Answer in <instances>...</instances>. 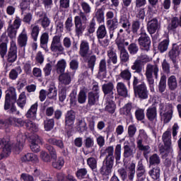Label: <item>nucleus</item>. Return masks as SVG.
I'll return each mask as SVG.
<instances>
[{
	"mask_svg": "<svg viewBox=\"0 0 181 181\" xmlns=\"http://www.w3.org/2000/svg\"><path fill=\"white\" fill-rule=\"evenodd\" d=\"M95 18H96V20L99 23H103V22H104L105 17H104V10L103 9V8H98L96 10Z\"/></svg>",
	"mask_w": 181,
	"mask_h": 181,
	"instance_id": "de8ad7c7",
	"label": "nucleus"
},
{
	"mask_svg": "<svg viewBox=\"0 0 181 181\" xmlns=\"http://www.w3.org/2000/svg\"><path fill=\"white\" fill-rule=\"evenodd\" d=\"M135 117L137 121H144L145 119V110L137 109L135 112Z\"/></svg>",
	"mask_w": 181,
	"mask_h": 181,
	"instance_id": "13d9d810",
	"label": "nucleus"
},
{
	"mask_svg": "<svg viewBox=\"0 0 181 181\" xmlns=\"http://www.w3.org/2000/svg\"><path fill=\"white\" fill-rule=\"evenodd\" d=\"M37 23H41L42 28L46 29V28H49V25H50V19H49L47 16H45L42 18L37 21Z\"/></svg>",
	"mask_w": 181,
	"mask_h": 181,
	"instance_id": "69168bd1",
	"label": "nucleus"
},
{
	"mask_svg": "<svg viewBox=\"0 0 181 181\" xmlns=\"http://www.w3.org/2000/svg\"><path fill=\"white\" fill-rule=\"evenodd\" d=\"M54 127V119H49L44 121V128L45 131H52Z\"/></svg>",
	"mask_w": 181,
	"mask_h": 181,
	"instance_id": "6e6d98bb",
	"label": "nucleus"
},
{
	"mask_svg": "<svg viewBox=\"0 0 181 181\" xmlns=\"http://www.w3.org/2000/svg\"><path fill=\"white\" fill-rule=\"evenodd\" d=\"M160 117L163 121L164 124H169L173 117V105L172 104H167L163 106L162 103L160 104Z\"/></svg>",
	"mask_w": 181,
	"mask_h": 181,
	"instance_id": "39448f33",
	"label": "nucleus"
},
{
	"mask_svg": "<svg viewBox=\"0 0 181 181\" xmlns=\"http://www.w3.org/2000/svg\"><path fill=\"white\" fill-rule=\"evenodd\" d=\"M132 110V103H127L123 107L120 108L119 112L121 115L131 117V110Z\"/></svg>",
	"mask_w": 181,
	"mask_h": 181,
	"instance_id": "72a5a7b5",
	"label": "nucleus"
},
{
	"mask_svg": "<svg viewBox=\"0 0 181 181\" xmlns=\"http://www.w3.org/2000/svg\"><path fill=\"white\" fill-rule=\"evenodd\" d=\"M36 112H37V103L33 105L29 110L26 113L27 118H31L32 119H36Z\"/></svg>",
	"mask_w": 181,
	"mask_h": 181,
	"instance_id": "7c9ffc66",
	"label": "nucleus"
},
{
	"mask_svg": "<svg viewBox=\"0 0 181 181\" xmlns=\"http://www.w3.org/2000/svg\"><path fill=\"white\" fill-rule=\"evenodd\" d=\"M17 43L20 47H26L28 45V33L26 29L23 28L17 38Z\"/></svg>",
	"mask_w": 181,
	"mask_h": 181,
	"instance_id": "a211bd4d",
	"label": "nucleus"
},
{
	"mask_svg": "<svg viewBox=\"0 0 181 181\" xmlns=\"http://www.w3.org/2000/svg\"><path fill=\"white\" fill-rule=\"evenodd\" d=\"M50 50L52 53L56 54H64V47L62 44V35H55L52 37V40L50 45Z\"/></svg>",
	"mask_w": 181,
	"mask_h": 181,
	"instance_id": "423d86ee",
	"label": "nucleus"
},
{
	"mask_svg": "<svg viewBox=\"0 0 181 181\" xmlns=\"http://www.w3.org/2000/svg\"><path fill=\"white\" fill-rule=\"evenodd\" d=\"M137 148L139 151L143 152V155L146 159H148V155L151 153V146L148 145H144V140L142 139H139L136 141Z\"/></svg>",
	"mask_w": 181,
	"mask_h": 181,
	"instance_id": "dca6fc26",
	"label": "nucleus"
},
{
	"mask_svg": "<svg viewBox=\"0 0 181 181\" xmlns=\"http://www.w3.org/2000/svg\"><path fill=\"white\" fill-rule=\"evenodd\" d=\"M117 110V105L112 100H107L105 107V111L109 112V114H114Z\"/></svg>",
	"mask_w": 181,
	"mask_h": 181,
	"instance_id": "c756f323",
	"label": "nucleus"
},
{
	"mask_svg": "<svg viewBox=\"0 0 181 181\" xmlns=\"http://www.w3.org/2000/svg\"><path fill=\"white\" fill-rule=\"evenodd\" d=\"M40 32V28L37 25H31V37L33 39L34 42L37 41V37L39 36V33Z\"/></svg>",
	"mask_w": 181,
	"mask_h": 181,
	"instance_id": "4c0bfd02",
	"label": "nucleus"
},
{
	"mask_svg": "<svg viewBox=\"0 0 181 181\" xmlns=\"http://www.w3.org/2000/svg\"><path fill=\"white\" fill-rule=\"evenodd\" d=\"M59 74V80L61 84L68 86V84L71 83V75H70V72H66Z\"/></svg>",
	"mask_w": 181,
	"mask_h": 181,
	"instance_id": "a878e982",
	"label": "nucleus"
},
{
	"mask_svg": "<svg viewBox=\"0 0 181 181\" xmlns=\"http://www.w3.org/2000/svg\"><path fill=\"white\" fill-rule=\"evenodd\" d=\"M22 74V68L21 66H16L11 69L8 74L10 80H16L19 76V74Z\"/></svg>",
	"mask_w": 181,
	"mask_h": 181,
	"instance_id": "cd10ccee",
	"label": "nucleus"
},
{
	"mask_svg": "<svg viewBox=\"0 0 181 181\" xmlns=\"http://www.w3.org/2000/svg\"><path fill=\"white\" fill-rule=\"evenodd\" d=\"M158 28L159 23H158V19L156 18H153L147 24V30L150 35H153V33H156Z\"/></svg>",
	"mask_w": 181,
	"mask_h": 181,
	"instance_id": "4be33fe9",
	"label": "nucleus"
},
{
	"mask_svg": "<svg viewBox=\"0 0 181 181\" xmlns=\"http://www.w3.org/2000/svg\"><path fill=\"white\" fill-rule=\"evenodd\" d=\"M146 116L150 122H156L158 121V109L156 104L152 105L151 107L146 110Z\"/></svg>",
	"mask_w": 181,
	"mask_h": 181,
	"instance_id": "9d476101",
	"label": "nucleus"
},
{
	"mask_svg": "<svg viewBox=\"0 0 181 181\" xmlns=\"http://www.w3.org/2000/svg\"><path fill=\"white\" fill-rule=\"evenodd\" d=\"M76 121V112L69 110L65 115V125L66 127H73Z\"/></svg>",
	"mask_w": 181,
	"mask_h": 181,
	"instance_id": "f3484780",
	"label": "nucleus"
},
{
	"mask_svg": "<svg viewBox=\"0 0 181 181\" xmlns=\"http://www.w3.org/2000/svg\"><path fill=\"white\" fill-rule=\"evenodd\" d=\"M63 166H64V158L63 157H59L57 160L52 162V167L58 170H60Z\"/></svg>",
	"mask_w": 181,
	"mask_h": 181,
	"instance_id": "37998d69",
	"label": "nucleus"
},
{
	"mask_svg": "<svg viewBox=\"0 0 181 181\" xmlns=\"http://www.w3.org/2000/svg\"><path fill=\"white\" fill-rule=\"evenodd\" d=\"M146 78L148 81L151 91H155V80L159 78V66L158 64H148L146 66Z\"/></svg>",
	"mask_w": 181,
	"mask_h": 181,
	"instance_id": "f257e3e1",
	"label": "nucleus"
},
{
	"mask_svg": "<svg viewBox=\"0 0 181 181\" xmlns=\"http://www.w3.org/2000/svg\"><path fill=\"white\" fill-rule=\"evenodd\" d=\"M79 54L83 59H88L90 56V44L86 40L81 41Z\"/></svg>",
	"mask_w": 181,
	"mask_h": 181,
	"instance_id": "9b49d317",
	"label": "nucleus"
},
{
	"mask_svg": "<svg viewBox=\"0 0 181 181\" xmlns=\"http://www.w3.org/2000/svg\"><path fill=\"white\" fill-rule=\"evenodd\" d=\"M33 75L35 78H38V81H43V79L42 78V69L40 68L35 67L33 69Z\"/></svg>",
	"mask_w": 181,
	"mask_h": 181,
	"instance_id": "680f3d73",
	"label": "nucleus"
},
{
	"mask_svg": "<svg viewBox=\"0 0 181 181\" xmlns=\"http://www.w3.org/2000/svg\"><path fill=\"white\" fill-rule=\"evenodd\" d=\"M127 134L129 138H134L136 134V126L135 124H130L127 128Z\"/></svg>",
	"mask_w": 181,
	"mask_h": 181,
	"instance_id": "774afa93",
	"label": "nucleus"
},
{
	"mask_svg": "<svg viewBox=\"0 0 181 181\" xmlns=\"http://www.w3.org/2000/svg\"><path fill=\"white\" fill-rule=\"evenodd\" d=\"M76 129L80 134H83V132L87 131L88 128L87 127L86 120L84 119H78L76 123Z\"/></svg>",
	"mask_w": 181,
	"mask_h": 181,
	"instance_id": "393cba45",
	"label": "nucleus"
},
{
	"mask_svg": "<svg viewBox=\"0 0 181 181\" xmlns=\"http://www.w3.org/2000/svg\"><path fill=\"white\" fill-rule=\"evenodd\" d=\"M148 173L153 180H158L160 177V168L159 167L153 168Z\"/></svg>",
	"mask_w": 181,
	"mask_h": 181,
	"instance_id": "a19ab883",
	"label": "nucleus"
},
{
	"mask_svg": "<svg viewBox=\"0 0 181 181\" xmlns=\"http://www.w3.org/2000/svg\"><path fill=\"white\" fill-rule=\"evenodd\" d=\"M137 59L139 60L143 64H146V63L152 62V57L144 53H141L140 55H139L137 57Z\"/></svg>",
	"mask_w": 181,
	"mask_h": 181,
	"instance_id": "5fc2aeb1",
	"label": "nucleus"
},
{
	"mask_svg": "<svg viewBox=\"0 0 181 181\" xmlns=\"http://www.w3.org/2000/svg\"><path fill=\"white\" fill-rule=\"evenodd\" d=\"M105 77H107V61L105 59H103L99 63V70L97 78H99V80H104Z\"/></svg>",
	"mask_w": 181,
	"mask_h": 181,
	"instance_id": "4468645a",
	"label": "nucleus"
},
{
	"mask_svg": "<svg viewBox=\"0 0 181 181\" xmlns=\"http://www.w3.org/2000/svg\"><path fill=\"white\" fill-rule=\"evenodd\" d=\"M0 146L3 148V151L0 154V159H4V158H8L11 155L12 151V145L11 142L5 141V139H0Z\"/></svg>",
	"mask_w": 181,
	"mask_h": 181,
	"instance_id": "1a4fd4ad",
	"label": "nucleus"
},
{
	"mask_svg": "<svg viewBox=\"0 0 181 181\" xmlns=\"http://www.w3.org/2000/svg\"><path fill=\"white\" fill-rule=\"evenodd\" d=\"M88 18H87V13L80 11L79 16L74 17L75 30L76 35H83V32L86 30V26L83 23H87Z\"/></svg>",
	"mask_w": 181,
	"mask_h": 181,
	"instance_id": "20e7f679",
	"label": "nucleus"
},
{
	"mask_svg": "<svg viewBox=\"0 0 181 181\" xmlns=\"http://www.w3.org/2000/svg\"><path fill=\"white\" fill-rule=\"evenodd\" d=\"M18 59V47L16 42L13 40L11 41V46L8 49L6 60L8 63H15Z\"/></svg>",
	"mask_w": 181,
	"mask_h": 181,
	"instance_id": "0eeeda50",
	"label": "nucleus"
},
{
	"mask_svg": "<svg viewBox=\"0 0 181 181\" xmlns=\"http://www.w3.org/2000/svg\"><path fill=\"white\" fill-rule=\"evenodd\" d=\"M16 103L21 110L25 108V105H26V95L25 94V92L21 93Z\"/></svg>",
	"mask_w": 181,
	"mask_h": 181,
	"instance_id": "79ce46f5",
	"label": "nucleus"
},
{
	"mask_svg": "<svg viewBox=\"0 0 181 181\" xmlns=\"http://www.w3.org/2000/svg\"><path fill=\"white\" fill-rule=\"evenodd\" d=\"M102 156H105L104 161L114 163V159L116 162L121 160V144H117L115 149L114 156V146L106 147L102 152Z\"/></svg>",
	"mask_w": 181,
	"mask_h": 181,
	"instance_id": "7ed1b4c3",
	"label": "nucleus"
},
{
	"mask_svg": "<svg viewBox=\"0 0 181 181\" xmlns=\"http://www.w3.org/2000/svg\"><path fill=\"white\" fill-rule=\"evenodd\" d=\"M16 100V93L15 91H8L6 94L4 110H9L11 108V104H15Z\"/></svg>",
	"mask_w": 181,
	"mask_h": 181,
	"instance_id": "f8f14e48",
	"label": "nucleus"
},
{
	"mask_svg": "<svg viewBox=\"0 0 181 181\" xmlns=\"http://www.w3.org/2000/svg\"><path fill=\"white\" fill-rule=\"evenodd\" d=\"M8 121L10 125H15L16 127H23L25 125V121L22 118L9 117Z\"/></svg>",
	"mask_w": 181,
	"mask_h": 181,
	"instance_id": "f704fd0d",
	"label": "nucleus"
},
{
	"mask_svg": "<svg viewBox=\"0 0 181 181\" xmlns=\"http://www.w3.org/2000/svg\"><path fill=\"white\" fill-rule=\"evenodd\" d=\"M124 153L123 156L126 159L128 158H134V155H135V147L129 145V141H126L124 143Z\"/></svg>",
	"mask_w": 181,
	"mask_h": 181,
	"instance_id": "ddd939ff",
	"label": "nucleus"
},
{
	"mask_svg": "<svg viewBox=\"0 0 181 181\" xmlns=\"http://www.w3.org/2000/svg\"><path fill=\"white\" fill-rule=\"evenodd\" d=\"M119 77H121L124 81H129L132 77V74H131V71H129V69H124L119 74Z\"/></svg>",
	"mask_w": 181,
	"mask_h": 181,
	"instance_id": "8fccbe9b",
	"label": "nucleus"
},
{
	"mask_svg": "<svg viewBox=\"0 0 181 181\" xmlns=\"http://www.w3.org/2000/svg\"><path fill=\"white\" fill-rule=\"evenodd\" d=\"M106 25L108 29H117L118 28V18L115 17L112 20H107Z\"/></svg>",
	"mask_w": 181,
	"mask_h": 181,
	"instance_id": "49530a36",
	"label": "nucleus"
},
{
	"mask_svg": "<svg viewBox=\"0 0 181 181\" xmlns=\"http://www.w3.org/2000/svg\"><path fill=\"white\" fill-rule=\"evenodd\" d=\"M67 66V62L65 59H61L57 62L55 69L58 74H62L66 71V67Z\"/></svg>",
	"mask_w": 181,
	"mask_h": 181,
	"instance_id": "bb28decb",
	"label": "nucleus"
},
{
	"mask_svg": "<svg viewBox=\"0 0 181 181\" xmlns=\"http://www.w3.org/2000/svg\"><path fill=\"white\" fill-rule=\"evenodd\" d=\"M40 144H42V139L40 137L37 136V134L34 135V138L32 139L31 144H30V149L33 152H40Z\"/></svg>",
	"mask_w": 181,
	"mask_h": 181,
	"instance_id": "aec40b11",
	"label": "nucleus"
},
{
	"mask_svg": "<svg viewBox=\"0 0 181 181\" xmlns=\"http://www.w3.org/2000/svg\"><path fill=\"white\" fill-rule=\"evenodd\" d=\"M179 26V21H177V17H173L171 19V22L168 24V30H173L175 32Z\"/></svg>",
	"mask_w": 181,
	"mask_h": 181,
	"instance_id": "c03bdc74",
	"label": "nucleus"
},
{
	"mask_svg": "<svg viewBox=\"0 0 181 181\" xmlns=\"http://www.w3.org/2000/svg\"><path fill=\"white\" fill-rule=\"evenodd\" d=\"M158 88L159 91H165L166 90V76L164 74L160 76Z\"/></svg>",
	"mask_w": 181,
	"mask_h": 181,
	"instance_id": "e2e57ef3",
	"label": "nucleus"
},
{
	"mask_svg": "<svg viewBox=\"0 0 181 181\" xmlns=\"http://www.w3.org/2000/svg\"><path fill=\"white\" fill-rule=\"evenodd\" d=\"M138 42L142 50H146V52H149V50H151V37L148 36L146 33L144 31L141 33Z\"/></svg>",
	"mask_w": 181,
	"mask_h": 181,
	"instance_id": "6e6552de",
	"label": "nucleus"
},
{
	"mask_svg": "<svg viewBox=\"0 0 181 181\" xmlns=\"http://www.w3.org/2000/svg\"><path fill=\"white\" fill-rule=\"evenodd\" d=\"M69 67L71 70H74V71H76V70L78 69V58H77V57L71 59Z\"/></svg>",
	"mask_w": 181,
	"mask_h": 181,
	"instance_id": "338daca9",
	"label": "nucleus"
},
{
	"mask_svg": "<svg viewBox=\"0 0 181 181\" xmlns=\"http://www.w3.org/2000/svg\"><path fill=\"white\" fill-rule=\"evenodd\" d=\"M98 93L97 92H90L88 93V105L92 107V105H95L97 101H98Z\"/></svg>",
	"mask_w": 181,
	"mask_h": 181,
	"instance_id": "c9c22d12",
	"label": "nucleus"
},
{
	"mask_svg": "<svg viewBox=\"0 0 181 181\" xmlns=\"http://www.w3.org/2000/svg\"><path fill=\"white\" fill-rule=\"evenodd\" d=\"M25 127L28 131H30L31 132H37V125L36 124L30 120H27L25 122Z\"/></svg>",
	"mask_w": 181,
	"mask_h": 181,
	"instance_id": "3c124183",
	"label": "nucleus"
},
{
	"mask_svg": "<svg viewBox=\"0 0 181 181\" xmlns=\"http://www.w3.org/2000/svg\"><path fill=\"white\" fill-rule=\"evenodd\" d=\"M107 36V28L105 25H100L96 30V37L98 39H104Z\"/></svg>",
	"mask_w": 181,
	"mask_h": 181,
	"instance_id": "2f4dec72",
	"label": "nucleus"
},
{
	"mask_svg": "<svg viewBox=\"0 0 181 181\" xmlns=\"http://www.w3.org/2000/svg\"><path fill=\"white\" fill-rule=\"evenodd\" d=\"M114 163L111 161H103V165L100 169V173L102 176H108L111 174Z\"/></svg>",
	"mask_w": 181,
	"mask_h": 181,
	"instance_id": "2eb2a0df",
	"label": "nucleus"
},
{
	"mask_svg": "<svg viewBox=\"0 0 181 181\" xmlns=\"http://www.w3.org/2000/svg\"><path fill=\"white\" fill-rule=\"evenodd\" d=\"M119 22L122 24V28L129 35V33H131V23L127 18V16H121Z\"/></svg>",
	"mask_w": 181,
	"mask_h": 181,
	"instance_id": "5701e85b",
	"label": "nucleus"
},
{
	"mask_svg": "<svg viewBox=\"0 0 181 181\" xmlns=\"http://www.w3.org/2000/svg\"><path fill=\"white\" fill-rule=\"evenodd\" d=\"M7 33L11 39H13L16 37V34L18 33V28H15L13 25L9 24L7 29Z\"/></svg>",
	"mask_w": 181,
	"mask_h": 181,
	"instance_id": "4d7b16f0",
	"label": "nucleus"
},
{
	"mask_svg": "<svg viewBox=\"0 0 181 181\" xmlns=\"http://www.w3.org/2000/svg\"><path fill=\"white\" fill-rule=\"evenodd\" d=\"M129 53L132 56L136 54L139 52V47L135 43H132L128 47Z\"/></svg>",
	"mask_w": 181,
	"mask_h": 181,
	"instance_id": "0e129e2a",
	"label": "nucleus"
},
{
	"mask_svg": "<svg viewBox=\"0 0 181 181\" xmlns=\"http://www.w3.org/2000/svg\"><path fill=\"white\" fill-rule=\"evenodd\" d=\"M168 47L169 38H166L158 45V50L160 52V53H163V52H166V50H168Z\"/></svg>",
	"mask_w": 181,
	"mask_h": 181,
	"instance_id": "864d4df0",
	"label": "nucleus"
},
{
	"mask_svg": "<svg viewBox=\"0 0 181 181\" xmlns=\"http://www.w3.org/2000/svg\"><path fill=\"white\" fill-rule=\"evenodd\" d=\"M47 142L50 144V145H54L57 146L59 149H64V142H63L62 139H56V138H49L47 140Z\"/></svg>",
	"mask_w": 181,
	"mask_h": 181,
	"instance_id": "c85d7f7f",
	"label": "nucleus"
},
{
	"mask_svg": "<svg viewBox=\"0 0 181 181\" xmlns=\"http://www.w3.org/2000/svg\"><path fill=\"white\" fill-rule=\"evenodd\" d=\"M45 148L49 152V155L52 159H57V152L53 146L46 144Z\"/></svg>",
	"mask_w": 181,
	"mask_h": 181,
	"instance_id": "bf43d9fd",
	"label": "nucleus"
},
{
	"mask_svg": "<svg viewBox=\"0 0 181 181\" xmlns=\"http://www.w3.org/2000/svg\"><path fill=\"white\" fill-rule=\"evenodd\" d=\"M181 52V43L177 45L175 44L171 51L169 52V56L172 59H175L177 56H179V53Z\"/></svg>",
	"mask_w": 181,
	"mask_h": 181,
	"instance_id": "e433bc0d",
	"label": "nucleus"
},
{
	"mask_svg": "<svg viewBox=\"0 0 181 181\" xmlns=\"http://www.w3.org/2000/svg\"><path fill=\"white\" fill-rule=\"evenodd\" d=\"M162 141L164 144L159 148V152L161 158L165 159L168 158L170 153H173V147H172V133L170 131H165L162 136Z\"/></svg>",
	"mask_w": 181,
	"mask_h": 181,
	"instance_id": "f03ea898",
	"label": "nucleus"
},
{
	"mask_svg": "<svg viewBox=\"0 0 181 181\" xmlns=\"http://www.w3.org/2000/svg\"><path fill=\"white\" fill-rule=\"evenodd\" d=\"M132 70H135L136 73H141L142 71V63L138 59L134 61L133 65L131 67Z\"/></svg>",
	"mask_w": 181,
	"mask_h": 181,
	"instance_id": "603ef678",
	"label": "nucleus"
},
{
	"mask_svg": "<svg viewBox=\"0 0 181 181\" xmlns=\"http://www.w3.org/2000/svg\"><path fill=\"white\" fill-rule=\"evenodd\" d=\"M135 163H132L128 167V179L130 181H133L135 177Z\"/></svg>",
	"mask_w": 181,
	"mask_h": 181,
	"instance_id": "a18cd8bd",
	"label": "nucleus"
},
{
	"mask_svg": "<svg viewBox=\"0 0 181 181\" xmlns=\"http://www.w3.org/2000/svg\"><path fill=\"white\" fill-rule=\"evenodd\" d=\"M107 66H111V63L113 64H117L118 63V56H117V52L114 51V48H110L107 52Z\"/></svg>",
	"mask_w": 181,
	"mask_h": 181,
	"instance_id": "6ab92c4d",
	"label": "nucleus"
},
{
	"mask_svg": "<svg viewBox=\"0 0 181 181\" xmlns=\"http://www.w3.org/2000/svg\"><path fill=\"white\" fill-rule=\"evenodd\" d=\"M76 177L79 180H83V179H90V175L88 174V170L87 168H78L75 173Z\"/></svg>",
	"mask_w": 181,
	"mask_h": 181,
	"instance_id": "b1692460",
	"label": "nucleus"
},
{
	"mask_svg": "<svg viewBox=\"0 0 181 181\" xmlns=\"http://www.w3.org/2000/svg\"><path fill=\"white\" fill-rule=\"evenodd\" d=\"M95 20L94 18H93L88 27H87V30H88V33H86V36H90V35H91L92 33H94V32H95Z\"/></svg>",
	"mask_w": 181,
	"mask_h": 181,
	"instance_id": "09e8293b",
	"label": "nucleus"
},
{
	"mask_svg": "<svg viewBox=\"0 0 181 181\" xmlns=\"http://www.w3.org/2000/svg\"><path fill=\"white\" fill-rule=\"evenodd\" d=\"M80 5L83 9V13H91V6L83 0H82L80 3Z\"/></svg>",
	"mask_w": 181,
	"mask_h": 181,
	"instance_id": "052dcab7",
	"label": "nucleus"
},
{
	"mask_svg": "<svg viewBox=\"0 0 181 181\" xmlns=\"http://www.w3.org/2000/svg\"><path fill=\"white\" fill-rule=\"evenodd\" d=\"M146 173V169L145 168V165L142 163V160H140L138 162L137 168H136V176L137 177H142Z\"/></svg>",
	"mask_w": 181,
	"mask_h": 181,
	"instance_id": "473e14b6",
	"label": "nucleus"
},
{
	"mask_svg": "<svg viewBox=\"0 0 181 181\" xmlns=\"http://www.w3.org/2000/svg\"><path fill=\"white\" fill-rule=\"evenodd\" d=\"M168 85L170 90H176V88H177V80L176 79V76L174 75L170 76L168 79Z\"/></svg>",
	"mask_w": 181,
	"mask_h": 181,
	"instance_id": "58836bf2",
	"label": "nucleus"
},
{
	"mask_svg": "<svg viewBox=\"0 0 181 181\" xmlns=\"http://www.w3.org/2000/svg\"><path fill=\"white\" fill-rule=\"evenodd\" d=\"M160 163V157L157 153L153 154L149 158L150 166H158Z\"/></svg>",
	"mask_w": 181,
	"mask_h": 181,
	"instance_id": "ea45409f",
	"label": "nucleus"
},
{
	"mask_svg": "<svg viewBox=\"0 0 181 181\" xmlns=\"http://www.w3.org/2000/svg\"><path fill=\"white\" fill-rule=\"evenodd\" d=\"M21 162H23V163H26V162H33V163H37V162H39V158H37V155L32 153H28L24 156H22L21 158Z\"/></svg>",
	"mask_w": 181,
	"mask_h": 181,
	"instance_id": "412c9836",
	"label": "nucleus"
}]
</instances>
